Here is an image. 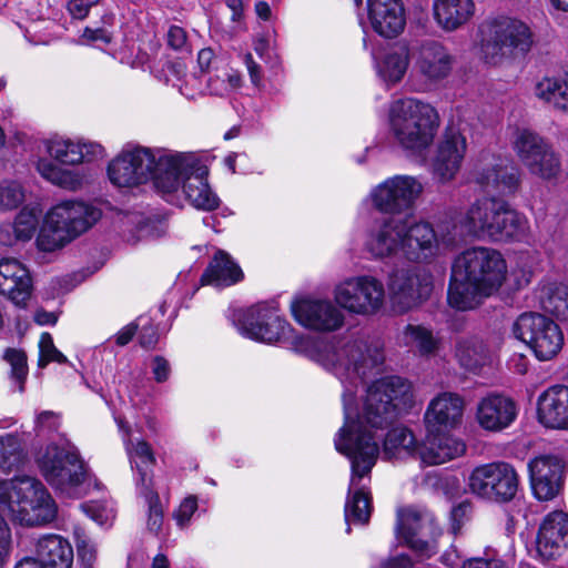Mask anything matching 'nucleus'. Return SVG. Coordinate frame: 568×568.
<instances>
[{"label": "nucleus", "mask_w": 568, "mask_h": 568, "mask_svg": "<svg viewBox=\"0 0 568 568\" xmlns=\"http://www.w3.org/2000/svg\"><path fill=\"white\" fill-rule=\"evenodd\" d=\"M378 345L359 337L334 338L317 353V362L343 385L344 425L334 438L338 453L351 462L348 496L345 503L346 532L351 524L365 525L372 511L368 484L379 456V439L403 413L413 406L410 384L398 376L374 381L366 389L361 413L356 412V390L367 374L383 363Z\"/></svg>", "instance_id": "nucleus-1"}, {"label": "nucleus", "mask_w": 568, "mask_h": 568, "mask_svg": "<svg viewBox=\"0 0 568 568\" xmlns=\"http://www.w3.org/2000/svg\"><path fill=\"white\" fill-rule=\"evenodd\" d=\"M457 240V225L450 217L433 225L388 216L368 230L365 248L375 258L402 255L410 262L428 264L452 251Z\"/></svg>", "instance_id": "nucleus-2"}, {"label": "nucleus", "mask_w": 568, "mask_h": 568, "mask_svg": "<svg viewBox=\"0 0 568 568\" xmlns=\"http://www.w3.org/2000/svg\"><path fill=\"white\" fill-rule=\"evenodd\" d=\"M507 263L503 254L486 246H475L460 253L453 264L448 303L459 311L474 310L503 286Z\"/></svg>", "instance_id": "nucleus-3"}, {"label": "nucleus", "mask_w": 568, "mask_h": 568, "mask_svg": "<svg viewBox=\"0 0 568 568\" xmlns=\"http://www.w3.org/2000/svg\"><path fill=\"white\" fill-rule=\"evenodd\" d=\"M179 159L183 160L176 151L128 144L109 163L108 176L119 187L138 186L152 180L159 193H170L176 183L169 170Z\"/></svg>", "instance_id": "nucleus-4"}, {"label": "nucleus", "mask_w": 568, "mask_h": 568, "mask_svg": "<svg viewBox=\"0 0 568 568\" xmlns=\"http://www.w3.org/2000/svg\"><path fill=\"white\" fill-rule=\"evenodd\" d=\"M450 219L457 225L458 239L470 235L495 242L521 241L529 231V222L524 214L494 196L476 200L465 213Z\"/></svg>", "instance_id": "nucleus-5"}, {"label": "nucleus", "mask_w": 568, "mask_h": 568, "mask_svg": "<svg viewBox=\"0 0 568 568\" xmlns=\"http://www.w3.org/2000/svg\"><path fill=\"white\" fill-rule=\"evenodd\" d=\"M37 464L47 483L68 497L81 498L91 488L102 489V484L87 471L78 448L69 442L48 445Z\"/></svg>", "instance_id": "nucleus-6"}, {"label": "nucleus", "mask_w": 568, "mask_h": 568, "mask_svg": "<svg viewBox=\"0 0 568 568\" xmlns=\"http://www.w3.org/2000/svg\"><path fill=\"white\" fill-rule=\"evenodd\" d=\"M389 134L405 151L420 153L428 149L439 128L434 106L413 98L394 101L388 111Z\"/></svg>", "instance_id": "nucleus-7"}, {"label": "nucleus", "mask_w": 568, "mask_h": 568, "mask_svg": "<svg viewBox=\"0 0 568 568\" xmlns=\"http://www.w3.org/2000/svg\"><path fill=\"white\" fill-rule=\"evenodd\" d=\"M0 508L26 526L49 524L58 515L52 496L40 480L30 476L0 480Z\"/></svg>", "instance_id": "nucleus-8"}, {"label": "nucleus", "mask_w": 568, "mask_h": 568, "mask_svg": "<svg viewBox=\"0 0 568 568\" xmlns=\"http://www.w3.org/2000/svg\"><path fill=\"white\" fill-rule=\"evenodd\" d=\"M101 217V211L82 201L65 200L52 206L45 215L37 245L43 252H53L81 235Z\"/></svg>", "instance_id": "nucleus-9"}, {"label": "nucleus", "mask_w": 568, "mask_h": 568, "mask_svg": "<svg viewBox=\"0 0 568 568\" xmlns=\"http://www.w3.org/2000/svg\"><path fill=\"white\" fill-rule=\"evenodd\" d=\"M480 50L486 62L496 64L507 57L525 55L534 44L528 24L510 17H498L479 27Z\"/></svg>", "instance_id": "nucleus-10"}, {"label": "nucleus", "mask_w": 568, "mask_h": 568, "mask_svg": "<svg viewBox=\"0 0 568 568\" xmlns=\"http://www.w3.org/2000/svg\"><path fill=\"white\" fill-rule=\"evenodd\" d=\"M183 160L175 161L169 170L176 186L172 192H160L172 204L180 205L186 200L196 209L212 211L219 206V197L207 183L209 170L193 153L178 152Z\"/></svg>", "instance_id": "nucleus-11"}, {"label": "nucleus", "mask_w": 568, "mask_h": 568, "mask_svg": "<svg viewBox=\"0 0 568 568\" xmlns=\"http://www.w3.org/2000/svg\"><path fill=\"white\" fill-rule=\"evenodd\" d=\"M513 334L527 344L540 361L551 359L564 344L559 326L549 317L534 312L517 317L513 324Z\"/></svg>", "instance_id": "nucleus-12"}, {"label": "nucleus", "mask_w": 568, "mask_h": 568, "mask_svg": "<svg viewBox=\"0 0 568 568\" xmlns=\"http://www.w3.org/2000/svg\"><path fill=\"white\" fill-rule=\"evenodd\" d=\"M519 476L513 465L495 462L477 466L469 476L470 491L481 499L508 503L517 494Z\"/></svg>", "instance_id": "nucleus-13"}, {"label": "nucleus", "mask_w": 568, "mask_h": 568, "mask_svg": "<svg viewBox=\"0 0 568 568\" xmlns=\"http://www.w3.org/2000/svg\"><path fill=\"white\" fill-rule=\"evenodd\" d=\"M335 301L357 315H374L384 305L385 290L381 281L363 275L345 280L335 288Z\"/></svg>", "instance_id": "nucleus-14"}, {"label": "nucleus", "mask_w": 568, "mask_h": 568, "mask_svg": "<svg viewBox=\"0 0 568 568\" xmlns=\"http://www.w3.org/2000/svg\"><path fill=\"white\" fill-rule=\"evenodd\" d=\"M423 191L424 185L417 178L395 175L375 186L371 199L379 212L399 214L412 209Z\"/></svg>", "instance_id": "nucleus-15"}, {"label": "nucleus", "mask_w": 568, "mask_h": 568, "mask_svg": "<svg viewBox=\"0 0 568 568\" xmlns=\"http://www.w3.org/2000/svg\"><path fill=\"white\" fill-rule=\"evenodd\" d=\"M473 181L486 193L505 196L517 192L520 173L510 159L487 154L475 166Z\"/></svg>", "instance_id": "nucleus-16"}, {"label": "nucleus", "mask_w": 568, "mask_h": 568, "mask_svg": "<svg viewBox=\"0 0 568 568\" xmlns=\"http://www.w3.org/2000/svg\"><path fill=\"white\" fill-rule=\"evenodd\" d=\"M239 329L243 336L263 343L286 339L292 331L290 324L277 314L276 307L267 303L250 308Z\"/></svg>", "instance_id": "nucleus-17"}, {"label": "nucleus", "mask_w": 568, "mask_h": 568, "mask_svg": "<svg viewBox=\"0 0 568 568\" xmlns=\"http://www.w3.org/2000/svg\"><path fill=\"white\" fill-rule=\"evenodd\" d=\"M292 314L302 326L317 332H334L344 324V314L328 300L301 298L292 303Z\"/></svg>", "instance_id": "nucleus-18"}, {"label": "nucleus", "mask_w": 568, "mask_h": 568, "mask_svg": "<svg viewBox=\"0 0 568 568\" xmlns=\"http://www.w3.org/2000/svg\"><path fill=\"white\" fill-rule=\"evenodd\" d=\"M388 290L393 305L399 312H406L429 297L433 282L426 273L398 271L390 276Z\"/></svg>", "instance_id": "nucleus-19"}, {"label": "nucleus", "mask_w": 568, "mask_h": 568, "mask_svg": "<svg viewBox=\"0 0 568 568\" xmlns=\"http://www.w3.org/2000/svg\"><path fill=\"white\" fill-rule=\"evenodd\" d=\"M395 531L397 538L408 547L424 550L428 539L438 535V527L430 513L409 507L397 511Z\"/></svg>", "instance_id": "nucleus-20"}, {"label": "nucleus", "mask_w": 568, "mask_h": 568, "mask_svg": "<svg viewBox=\"0 0 568 568\" xmlns=\"http://www.w3.org/2000/svg\"><path fill=\"white\" fill-rule=\"evenodd\" d=\"M466 139L455 128H447L433 160V173L443 183L455 179L466 153Z\"/></svg>", "instance_id": "nucleus-21"}, {"label": "nucleus", "mask_w": 568, "mask_h": 568, "mask_svg": "<svg viewBox=\"0 0 568 568\" xmlns=\"http://www.w3.org/2000/svg\"><path fill=\"white\" fill-rule=\"evenodd\" d=\"M568 547V514L562 510L549 513L541 521L537 538L536 551L541 560L559 557Z\"/></svg>", "instance_id": "nucleus-22"}, {"label": "nucleus", "mask_w": 568, "mask_h": 568, "mask_svg": "<svg viewBox=\"0 0 568 568\" xmlns=\"http://www.w3.org/2000/svg\"><path fill=\"white\" fill-rule=\"evenodd\" d=\"M518 415L515 400L506 395L489 393L476 406V420L487 432H501L509 427Z\"/></svg>", "instance_id": "nucleus-23"}, {"label": "nucleus", "mask_w": 568, "mask_h": 568, "mask_svg": "<svg viewBox=\"0 0 568 568\" xmlns=\"http://www.w3.org/2000/svg\"><path fill=\"white\" fill-rule=\"evenodd\" d=\"M534 495L539 500H551L562 486L565 464L552 456H541L528 464Z\"/></svg>", "instance_id": "nucleus-24"}, {"label": "nucleus", "mask_w": 568, "mask_h": 568, "mask_svg": "<svg viewBox=\"0 0 568 568\" xmlns=\"http://www.w3.org/2000/svg\"><path fill=\"white\" fill-rule=\"evenodd\" d=\"M410 57L416 71L429 81L445 79L453 69L454 59L438 41L428 40L413 48Z\"/></svg>", "instance_id": "nucleus-25"}, {"label": "nucleus", "mask_w": 568, "mask_h": 568, "mask_svg": "<svg viewBox=\"0 0 568 568\" xmlns=\"http://www.w3.org/2000/svg\"><path fill=\"white\" fill-rule=\"evenodd\" d=\"M464 398L452 392H444L434 397L425 412L427 430L439 432L442 428L457 427L464 414Z\"/></svg>", "instance_id": "nucleus-26"}, {"label": "nucleus", "mask_w": 568, "mask_h": 568, "mask_svg": "<svg viewBox=\"0 0 568 568\" xmlns=\"http://www.w3.org/2000/svg\"><path fill=\"white\" fill-rule=\"evenodd\" d=\"M427 432V436L418 450V458L422 464L437 466L465 454L466 444L462 438L448 433Z\"/></svg>", "instance_id": "nucleus-27"}, {"label": "nucleus", "mask_w": 568, "mask_h": 568, "mask_svg": "<svg viewBox=\"0 0 568 568\" xmlns=\"http://www.w3.org/2000/svg\"><path fill=\"white\" fill-rule=\"evenodd\" d=\"M31 292L32 280L28 268L16 258L0 260V294L24 307Z\"/></svg>", "instance_id": "nucleus-28"}, {"label": "nucleus", "mask_w": 568, "mask_h": 568, "mask_svg": "<svg viewBox=\"0 0 568 568\" xmlns=\"http://www.w3.org/2000/svg\"><path fill=\"white\" fill-rule=\"evenodd\" d=\"M368 18L373 29L384 38H394L405 28V12L400 0H367Z\"/></svg>", "instance_id": "nucleus-29"}, {"label": "nucleus", "mask_w": 568, "mask_h": 568, "mask_svg": "<svg viewBox=\"0 0 568 568\" xmlns=\"http://www.w3.org/2000/svg\"><path fill=\"white\" fill-rule=\"evenodd\" d=\"M539 422L549 428L568 429V386L554 385L538 397Z\"/></svg>", "instance_id": "nucleus-30"}, {"label": "nucleus", "mask_w": 568, "mask_h": 568, "mask_svg": "<svg viewBox=\"0 0 568 568\" xmlns=\"http://www.w3.org/2000/svg\"><path fill=\"white\" fill-rule=\"evenodd\" d=\"M38 561L44 568H71L73 550L71 545L59 535H43L36 544Z\"/></svg>", "instance_id": "nucleus-31"}, {"label": "nucleus", "mask_w": 568, "mask_h": 568, "mask_svg": "<svg viewBox=\"0 0 568 568\" xmlns=\"http://www.w3.org/2000/svg\"><path fill=\"white\" fill-rule=\"evenodd\" d=\"M434 18L445 31H455L467 23L475 12L473 0H434Z\"/></svg>", "instance_id": "nucleus-32"}, {"label": "nucleus", "mask_w": 568, "mask_h": 568, "mask_svg": "<svg viewBox=\"0 0 568 568\" xmlns=\"http://www.w3.org/2000/svg\"><path fill=\"white\" fill-rule=\"evenodd\" d=\"M126 452L131 467L136 474V489L153 486V467L156 460L151 446L144 440L129 442Z\"/></svg>", "instance_id": "nucleus-33"}, {"label": "nucleus", "mask_w": 568, "mask_h": 568, "mask_svg": "<svg viewBox=\"0 0 568 568\" xmlns=\"http://www.w3.org/2000/svg\"><path fill=\"white\" fill-rule=\"evenodd\" d=\"M242 270L229 254L219 251L201 277L203 284L230 286L241 281Z\"/></svg>", "instance_id": "nucleus-34"}, {"label": "nucleus", "mask_w": 568, "mask_h": 568, "mask_svg": "<svg viewBox=\"0 0 568 568\" xmlns=\"http://www.w3.org/2000/svg\"><path fill=\"white\" fill-rule=\"evenodd\" d=\"M419 446L420 444L416 442L414 434L408 428L394 427L384 437L383 454L389 460L418 458Z\"/></svg>", "instance_id": "nucleus-35"}, {"label": "nucleus", "mask_w": 568, "mask_h": 568, "mask_svg": "<svg viewBox=\"0 0 568 568\" xmlns=\"http://www.w3.org/2000/svg\"><path fill=\"white\" fill-rule=\"evenodd\" d=\"M455 356L462 367L475 372L488 362L489 348L478 336H464L456 342Z\"/></svg>", "instance_id": "nucleus-36"}, {"label": "nucleus", "mask_w": 568, "mask_h": 568, "mask_svg": "<svg viewBox=\"0 0 568 568\" xmlns=\"http://www.w3.org/2000/svg\"><path fill=\"white\" fill-rule=\"evenodd\" d=\"M541 308L557 317L568 318V286L564 283L548 282L541 285L538 293Z\"/></svg>", "instance_id": "nucleus-37"}, {"label": "nucleus", "mask_w": 568, "mask_h": 568, "mask_svg": "<svg viewBox=\"0 0 568 568\" xmlns=\"http://www.w3.org/2000/svg\"><path fill=\"white\" fill-rule=\"evenodd\" d=\"M404 336L406 344L415 347L422 356H435L442 347L440 337L420 324H408L404 329Z\"/></svg>", "instance_id": "nucleus-38"}, {"label": "nucleus", "mask_w": 568, "mask_h": 568, "mask_svg": "<svg viewBox=\"0 0 568 568\" xmlns=\"http://www.w3.org/2000/svg\"><path fill=\"white\" fill-rule=\"evenodd\" d=\"M37 170L43 179L62 189L75 191L82 185L83 178L79 172L62 169L48 159H40Z\"/></svg>", "instance_id": "nucleus-39"}, {"label": "nucleus", "mask_w": 568, "mask_h": 568, "mask_svg": "<svg viewBox=\"0 0 568 568\" xmlns=\"http://www.w3.org/2000/svg\"><path fill=\"white\" fill-rule=\"evenodd\" d=\"M546 145L547 142L530 129L517 128L514 132L513 146L524 165L537 156Z\"/></svg>", "instance_id": "nucleus-40"}, {"label": "nucleus", "mask_w": 568, "mask_h": 568, "mask_svg": "<svg viewBox=\"0 0 568 568\" xmlns=\"http://www.w3.org/2000/svg\"><path fill=\"white\" fill-rule=\"evenodd\" d=\"M409 61V52L406 47H400L385 54L384 59L378 63V74L384 81L396 83L400 81L407 71Z\"/></svg>", "instance_id": "nucleus-41"}, {"label": "nucleus", "mask_w": 568, "mask_h": 568, "mask_svg": "<svg viewBox=\"0 0 568 568\" xmlns=\"http://www.w3.org/2000/svg\"><path fill=\"white\" fill-rule=\"evenodd\" d=\"M536 95L554 105L568 111V81L558 78H546L537 83Z\"/></svg>", "instance_id": "nucleus-42"}, {"label": "nucleus", "mask_w": 568, "mask_h": 568, "mask_svg": "<svg viewBox=\"0 0 568 568\" xmlns=\"http://www.w3.org/2000/svg\"><path fill=\"white\" fill-rule=\"evenodd\" d=\"M47 150L51 158L65 165H75L83 161L81 142L70 139H51L47 143Z\"/></svg>", "instance_id": "nucleus-43"}, {"label": "nucleus", "mask_w": 568, "mask_h": 568, "mask_svg": "<svg viewBox=\"0 0 568 568\" xmlns=\"http://www.w3.org/2000/svg\"><path fill=\"white\" fill-rule=\"evenodd\" d=\"M525 166L531 174L545 180L554 179L560 172L559 158L548 144Z\"/></svg>", "instance_id": "nucleus-44"}, {"label": "nucleus", "mask_w": 568, "mask_h": 568, "mask_svg": "<svg viewBox=\"0 0 568 568\" xmlns=\"http://www.w3.org/2000/svg\"><path fill=\"white\" fill-rule=\"evenodd\" d=\"M2 359L10 366L11 382L20 393H23L29 373L26 352L21 348L8 347L2 354Z\"/></svg>", "instance_id": "nucleus-45"}, {"label": "nucleus", "mask_w": 568, "mask_h": 568, "mask_svg": "<svg viewBox=\"0 0 568 568\" xmlns=\"http://www.w3.org/2000/svg\"><path fill=\"white\" fill-rule=\"evenodd\" d=\"M23 460V450L19 439L13 435L0 437V469L10 471L18 468Z\"/></svg>", "instance_id": "nucleus-46"}, {"label": "nucleus", "mask_w": 568, "mask_h": 568, "mask_svg": "<svg viewBox=\"0 0 568 568\" xmlns=\"http://www.w3.org/2000/svg\"><path fill=\"white\" fill-rule=\"evenodd\" d=\"M40 211L37 207L24 206L17 214L12 225H14L21 242L30 241L39 225Z\"/></svg>", "instance_id": "nucleus-47"}, {"label": "nucleus", "mask_w": 568, "mask_h": 568, "mask_svg": "<svg viewBox=\"0 0 568 568\" xmlns=\"http://www.w3.org/2000/svg\"><path fill=\"white\" fill-rule=\"evenodd\" d=\"M138 494L142 496L149 506L148 528L152 532H158L163 523V510L160 504L158 493L153 486H148L136 489Z\"/></svg>", "instance_id": "nucleus-48"}, {"label": "nucleus", "mask_w": 568, "mask_h": 568, "mask_svg": "<svg viewBox=\"0 0 568 568\" xmlns=\"http://www.w3.org/2000/svg\"><path fill=\"white\" fill-rule=\"evenodd\" d=\"M24 197V189L19 182H0V211H11L17 209L22 204Z\"/></svg>", "instance_id": "nucleus-49"}, {"label": "nucleus", "mask_w": 568, "mask_h": 568, "mask_svg": "<svg viewBox=\"0 0 568 568\" xmlns=\"http://www.w3.org/2000/svg\"><path fill=\"white\" fill-rule=\"evenodd\" d=\"M74 538L79 560L85 568H92L97 559L95 544L81 528H75Z\"/></svg>", "instance_id": "nucleus-50"}, {"label": "nucleus", "mask_w": 568, "mask_h": 568, "mask_svg": "<svg viewBox=\"0 0 568 568\" xmlns=\"http://www.w3.org/2000/svg\"><path fill=\"white\" fill-rule=\"evenodd\" d=\"M50 362L64 364L68 362L67 357L54 346L52 336L49 333H43L39 341V361L38 366L43 368Z\"/></svg>", "instance_id": "nucleus-51"}, {"label": "nucleus", "mask_w": 568, "mask_h": 568, "mask_svg": "<svg viewBox=\"0 0 568 568\" xmlns=\"http://www.w3.org/2000/svg\"><path fill=\"white\" fill-rule=\"evenodd\" d=\"M82 510L100 526L109 525L115 517L112 506L90 501L81 505Z\"/></svg>", "instance_id": "nucleus-52"}, {"label": "nucleus", "mask_w": 568, "mask_h": 568, "mask_svg": "<svg viewBox=\"0 0 568 568\" xmlns=\"http://www.w3.org/2000/svg\"><path fill=\"white\" fill-rule=\"evenodd\" d=\"M61 415L53 410H43L36 416L34 430L39 436L50 435L59 430Z\"/></svg>", "instance_id": "nucleus-53"}, {"label": "nucleus", "mask_w": 568, "mask_h": 568, "mask_svg": "<svg viewBox=\"0 0 568 568\" xmlns=\"http://www.w3.org/2000/svg\"><path fill=\"white\" fill-rule=\"evenodd\" d=\"M462 568H508V566L495 550H486L483 556L464 561Z\"/></svg>", "instance_id": "nucleus-54"}, {"label": "nucleus", "mask_w": 568, "mask_h": 568, "mask_svg": "<svg viewBox=\"0 0 568 568\" xmlns=\"http://www.w3.org/2000/svg\"><path fill=\"white\" fill-rule=\"evenodd\" d=\"M168 45L182 53H191V44L187 41L186 31L180 26H171L166 34Z\"/></svg>", "instance_id": "nucleus-55"}, {"label": "nucleus", "mask_w": 568, "mask_h": 568, "mask_svg": "<svg viewBox=\"0 0 568 568\" xmlns=\"http://www.w3.org/2000/svg\"><path fill=\"white\" fill-rule=\"evenodd\" d=\"M205 74H191L183 84H181L180 92L187 99H195L206 92Z\"/></svg>", "instance_id": "nucleus-56"}, {"label": "nucleus", "mask_w": 568, "mask_h": 568, "mask_svg": "<svg viewBox=\"0 0 568 568\" xmlns=\"http://www.w3.org/2000/svg\"><path fill=\"white\" fill-rule=\"evenodd\" d=\"M197 509V499L194 496L185 498L175 513V519L180 527H184L190 521L192 515Z\"/></svg>", "instance_id": "nucleus-57"}, {"label": "nucleus", "mask_w": 568, "mask_h": 568, "mask_svg": "<svg viewBox=\"0 0 568 568\" xmlns=\"http://www.w3.org/2000/svg\"><path fill=\"white\" fill-rule=\"evenodd\" d=\"M205 83L206 92H209L210 94L219 97L229 94L224 70L214 75L206 74Z\"/></svg>", "instance_id": "nucleus-58"}, {"label": "nucleus", "mask_w": 568, "mask_h": 568, "mask_svg": "<svg viewBox=\"0 0 568 568\" xmlns=\"http://www.w3.org/2000/svg\"><path fill=\"white\" fill-rule=\"evenodd\" d=\"M99 0H71L68 3L70 14L75 19H84L90 9L97 6Z\"/></svg>", "instance_id": "nucleus-59"}, {"label": "nucleus", "mask_w": 568, "mask_h": 568, "mask_svg": "<svg viewBox=\"0 0 568 568\" xmlns=\"http://www.w3.org/2000/svg\"><path fill=\"white\" fill-rule=\"evenodd\" d=\"M11 548V534L8 524L0 515V565L9 556Z\"/></svg>", "instance_id": "nucleus-60"}, {"label": "nucleus", "mask_w": 568, "mask_h": 568, "mask_svg": "<svg viewBox=\"0 0 568 568\" xmlns=\"http://www.w3.org/2000/svg\"><path fill=\"white\" fill-rule=\"evenodd\" d=\"M139 338L141 346L145 348L153 347L159 338L156 327L148 321L141 326Z\"/></svg>", "instance_id": "nucleus-61"}, {"label": "nucleus", "mask_w": 568, "mask_h": 568, "mask_svg": "<svg viewBox=\"0 0 568 568\" xmlns=\"http://www.w3.org/2000/svg\"><path fill=\"white\" fill-rule=\"evenodd\" d=\"M170 364L162 356H155L152 361V373L158 383L165 382L170 376Z\"/></svg>", "instance_id": "nucleus-62"}, {"label": "nucleus", "mask_w": 568, "mask_h": 568, "mask_svg": "<svg viewBox=\"0 0 568 568\" xmlns=\"http://www.w3.org/2000/svg\"><path fill=\"white\" fill-rule=\"evenodd\" d=\"M20 241L18 231L12 223L7 222L0 225V244L3 246H13Z\"/></svg>", "instance_id": "nucleus-63"}, {"label": "nucleus", "mask_w": 568, "mask_h": 568, "mask_svg": "<svg viewBox=\"0 0 568 568\" xmlns=\"http://www.w3.org/2000/svg\"><path fill=\"white\" fill-rule=\"evenodd\" d=\"M243 62L246 65L251 82L255 87H260L262 82V69L260 64L254 61L253 55L251 53L244 54Z\"/></svg>", "instance_id": "nucleus-64"}]
</instances>
